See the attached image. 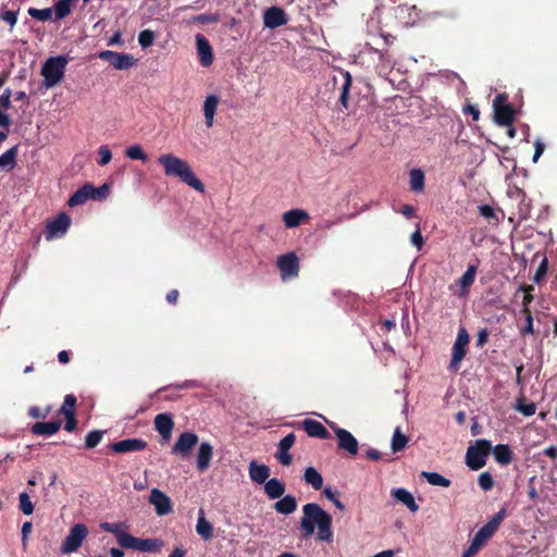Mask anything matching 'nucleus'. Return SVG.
<instances>
[{
  "label": "nucleus",
  "instance_id": "f257e3e1",
  "mask_svg": "<svg viewBox=\"0 0 557 557\" xmlns=\"http://www.w3.org/2000/svg\"><path fill=\"white\" fill-rule=\"evenodd\" d=\"M302 512L304 516L300 519L301 536L304 539L312 536L317 528V540L332 543V516L315 503L306 504L302 507Z\"/></svg>",
  "mask_w": 557,
  "mask_h": 557
},
{
  "label": "nucleus",
  "instance_id": "f03ea898",
  "mask_svg": "<svg viewBox=\"0 0 557 557\" xmlns=\"http://www.w3.org/2000/svg\"><path fill=\"white\" fill-rule=\"evenodd\" d=\"M158 162L162 165L164 175L168 177H176L198 193L206 191L203 183L195 175L193 169L184 159L173 153H164L158 158Z\"/></svg>",
  "mask_w": 557,
  "mask_h": 557
},
{
  "label": "nucleus",
  "instance_id": "7ed1b4c3",
  "mask_svg": "<svg viewBox=\"0 0 557 557\" xmlns=\"http://www.w3.org/2000/svg\"><path fill=\"white\" fill-rule=\"evenodd\" d=\"M507 516L505 507L500 508L474 535L469 547L465 550L466 557L475 556L481 547L496 533L500 523Z\"/></svg>",
  "mask_w": 557,
  "mask_h": 557
},
{
  "label": "nucleus",
  "instance_id": "20e7f679",
  "mask_svg": "<svg viewBox=\"0 0 557 557\" xmlns=\"http://www.w3.org/2000/svg\"><path fill=\"white\" fill-rule=\"evenodd\" d=\"M117 543L124 548H131L138 552L158 553L164 543L159 539H139L127 532L117 534Z\"/></svg>",
  "mask_w": 557,
  "mask_h": 557
},
{
  "label": "nucleus",
  "instance_id": "39448f33",
  "mask_svg": "<svg viewBox=\"0 0 557 557\" xmlns=\"http://www.w3.org/2000/svg\"><path fill=\"white\" fill-rule=\"evenodd\" d=\"M67 58L64 55L49 58L41 67V75L45 78L47 88H51L59 84L64 76L65 67L67 65Z\"/></svg>",
  "mask_w": 557,
  "mask_h": 557
},
{
  "label": "nucleus",
  "instance_id": "423d86ee",
  "mask_svg": "<svg viewBox=\"0 0 557 557\" xmlns=\"http://www.w3.org/2000/svg\"><path fill=\"white\" fill-rule=\"evenodd\" d=\"M494 122L498 126H510L515 121L516 110L508 103L506 92L498 94L493 100Z\"/></svg>",
  "mask_w": 557,
  "mask_h": 557
},
{
  "label": "nucleus",
  "instance_id": "0eeeda50",
  "mask_svg": "<svg viewBox=\"0 0 557 557\" xmlns=\"http://www.w3.org/2000/svg\"><path fill=\"white\" fill-rule=\"evenodd\" d=\"M492 450V444L487 440H478L466 453V463L471 470H480L486 463V456Z\"/></svg>",
  "mask_w": 557,
  "mask_h": 557
},
{
  "label": "nucleus",
  "instance_id": "6e6552de",
  "mask_svg": "<svg viewBox=\"0 0 557 557\" xmlns=\"http://www.w3.org/2000/svg\"><path fill=\"white\" fill-rule=\"evenodd\" d=\"M470 342V336L465 327L458 330L457 338L451 349V359L448 369L451 372H457L460 368V362L467 355V347Z\"/></svg>",
  "mask_w": 557,
  "mask_h": 557
},
{
  "label": "nucleus",
  "instance_id": "1a4fd4ad",
  "mask_svg": "<svg viewBox=\"0 0 557 557\" xmlns=\"http://www.w3.org/2000/svg\"><path fill=\"white\" fill-rule=\"evenodd\" d=\"M88 534V529L83 523H77L70 529L69 534L62 542L61 552L63 554H71L76 552L81 546L83 541L86 539Z\"/></svg>",
  "mask_w": 557,
  "mask_h": 557
},
{
  "label": "nucleus",
  "instance_id": "9d476101",
  "mask_svg": "<svg viewBox=\"0 0 557 557\" xmlns=\"http://www.w3.org/2000/svg\"><path fill=\"white\" fill-rule=\"evenodd\" d=\"M99 58L116 70H127L135 64L134 57L123 52L106 50L99 53Z\"/></svg>",
  "mask_w": 557,
  "mask_h": 557
},
{
  "label": "nucleus",
  "instance_id": "9b49d317",
  "mask_svg": "<svg viewBox=\"0 0 557 557\" xmlns=\"http://www.w3.org/2000/svg\"><path fill=\"white\" fill-rule=\"evenodd\" d=\"M198 435L191 432L182 433L172 447V454L186 458L190 455L194 446L198 443Z\"/></svg>",
  "mask_w": 557,
  "mask_h": 557
},
{
  "label": "nucleus",
  "instance_id": "f8f14e48",
  "mask_svg": "<svg viewBox=\"0 0 557 557\" xmlns=\"http://www.w3.org/2000/svg\"><path fill=\"white\" fill-rule=\"evenodd\" d=\"M277 267L283 278L297 276L299 272V259L295 252L282 255L277 259Z\"/></svg>",
  "mask_w": 557,
  "mask_h": 557
},
{
  "label": "nucleus",
  "instance_id": "ddd939ff",
  "mask_svg": "<svg viewBox=\"0 0 557 557\" xmlns=\"http://www.w3.org/2000/svg\"><path fill=\"white\" fill-rule=\"evenodd\" d=\"M71 225V218L64 213H59L52 221L47 223L46 238L51 239L66 233Z\"/></svg>",
  "mask_w": 557,
  "mask_h": 557
},
{
  "label": "nucleus",
  "instance_id": "4468645a",
  "mask_svg": "<svg viewBox=\"0 0 557 557\" xmlns=\"http://www.w3.org/2000/svg\"><path fill=\"white\" fill-rule=\"evenodd\" d=\"M332 429L338 441V448L355 456L358 453V442L356 437L347 430L332 425Z\"/></svg>",
  "mask_w": 557,
  "mask_h": 557
},
{
  "label": "nucleus",
  "instance_id": "2eb2a0df",
  "mask_svg": "<svg viewBox=\"0 0 557 557\" xmlns=\"http://www.w3.org/2000/svg\"><path fill=\"white\" fill-rule=\"evenodd\" d=\"M149 503L154 506L158 516H165L173 510L170 497L158 488L151 490Z\"/></svg>",
  "mask_w": 557,
  "mask_h": 557
},
{
  "label": "nucleus",
  "instance_id": "dca6fc26",
  "mask_svg": "<svg viewBox=\"0 0 557 557\" xmlns=\"http://www.w3.org/2000/svg\"><path fill=\"white\" fill-rule=\"evenodd\" d=\"M287 22L288 18L285 11L278 7L269 8L263 14V24L271 29L283 26Z\"/></svg>",
  "mask_w": 557,
  "mask_h": 557
},
{
  "label": "nucleus",
  "instance_id": "f3484780",
  "mask_svg": "<svg viewBox=\"0 0 557 557\" xmlns=\"http://www.w3.org/2000/svg\"><path fill=\"white\" fill-rule=\"evenodd\" d=\"M147 446V442L141 438H126L112 443L110 448L117 454H125L144 450Z\"/></svg>",
  "mask_w": 557,
  "mask_h": 557
},
{
  "label": "nucleus",
  "instance_id": "a211bd4d",
  "mask_svg": "<svg viewBox=\"0 0 557 557\" xmlns=\"http://www.w3.org/2000/svg\"><path fill=\"white\" fill-rule=\"evenodd\" d=\"M196 45L201 65H211L213 62V53L209 40L203 35L197 34Z\"/></svg>",
  "mask_w": 557,
  "mask_h": 557
},
{
  "label": "nucleus",
  "instance_id": "6ab92c4d",
  "mask_svg": "<svg viewBox=\"0 0 557 557\" xmlns=\"http://www.w3.org/2000/svg\"><path fill=\"white\" fill-rule=\"evenodd\" d=\"M174 428V421L169 413H159L154 418V429L164 441H169Z\"/></svg>",
  "mask_w": 557,
  "mask_h": 557
},
{
  "label": "nucleus",
  "instance_id": "aec40b11",
  "mask_svg": "<svg viewBox=\"0 0 557 557\" xmlns=\"http://www.w3.org/2000/svg\"><path fill=\"white\" fill-rule=\"evenodd\" d=\"M300 425L310 437H317L321 440H327L331 437V434L326 428L317 420L306 419L300 423Z\"/></svg>",
  "mask_w": 557,
  "mask_h": 557
},
{
  "label": "nucleus",
  "instance_id": "412c9836",
  "mask_svg": "<svg viewBox=\"0 0 557 557\" xmlns=\"http://www.w3.org/2000/svg\"><path fill=\"white\" fill-rule=\"evenodd\" d=\"M213 456V447L210 443L203 442L200 444L197 457L196 466L199 472H205L210 467V462Z\"/></svg>",
  "mask_w": 557,
  "mask_h": 557
},
{
  "label": "nucleus",
  "instance_id": "4be33fe9",
  "mask_svg": "<svg viewBox=\"0 0 557 557\" xmlns=\"http://www.w3.org/2000/svg\"><path fill=\"white\" fill-rule=\"evenodd\" d=\"M308 219V212L301 209H292L283 214V222L287 228L297 227Z\"/></svg>",
  "mask_w": 557,
  "mask_h": 557
},
{
  "label": "nucleus",
  "instance_id": "5701e85b",
  "mask_svg": "<svg viewBox=\"0 0 557 557\" xmlns=\"http://www.w3.org/2000/svg\"><path fill=\"white\" fill-rule=\"evenodd\" d=\"M218 104H219V97L215 95L208 96L203 102L205 123L208 128L213 126V121H214V115L216 112Z\"/></svg>",
  "mask_w": 557,
  "mask_h": 557
},
{
  "label": "nucleus",
  "instance_id": "b1692460",
  "mask_svg": "<svg viewBox=\"0 0 557 557\" xmlns=\"http://www.w3.org/2000/svg\"><path fill=\"white\" fill-rule=\"evenodd\" d=\"M61 421L36 422L32 426V433L35 435L51 436L61 429Z\"/></svg>",
  "mask_w": 557,
  "mask_h": 557
},
{
  "label": "nucleus",
  "instance_id": "393cba45",
  "mask_svg": "<svg viewBox=\"0 0 557 557\" xmlns=\"http://www.w3.org/2000/svg\"><path fill=\"white\" fill-rule=\"evenodd\" d=\"M249 476L258 484L265 483L270 476V468L253 460L249 463Z\"/></svg>",
  "mask_w": 557,
  "mask_h": 557
},
{
  "label": "nucleus",
  "instance_id": "a878e982",
  "mask_svg": "<svg viewBox=\"0 0 557 557\" xmlns=\"http://www.w3.org/2000/svg\"><path fill=\"white\" fill-rule=\"evenodd\" d=\"M392 495L401 504H404L411 512L419 510V506L413 495L406 488L399 487L392 490Z\"/></svg>",
  "mask_w": 557,
  "mask_h": 557
},
{
  "label": "nucleus",
  "instance_id": "bb28decb",
  "mask_svg": "<svg viewBox=\"0 0 557 557\" xmlns=\"http://www.w3.org/2000/svg\"><path fill=\"white\" fill-rule=\"evenodd\" d=\"M196 532L205 541H209L213 536V527L206 519V515H205L203 509H200L199 512H198V519H197V524H196Z\"/></svg>",
  "mask_w": 557,
  "mask_h": 557
},
{
  "label": "nucleus",
  "instance_id": "cd10ccee",
  "mask_svg": "<svg viewBox=\"0 0 557 557\" xmlns=\"http://www.w3.org/2000/svg\"><path fill=\"white\" fill-rule=\"evenodd\" d=\"M90 191H92V185L85 184L70 197V199L67 200V205L70 207H76L85 203L92 197V194Z\"/></svg>",
  "mask_w": 557,
  "mask_h": 557
},
{
  "label": "nucleus",
  "instance_id": "c85d7f7f",
  "mask_svg": "<svg viewBox=\"0 0 557 557\" xmlns=\"http://www.w3.org/2000/svg\"><path fill=\"white\" fill-rule=\"evenodd\" d=\"M491 451H493L495 460L503 466L511 463L513 459V453L508 445L498 444Z\"/></svg>",
  "mask_w": 557,
  "mask_h": 557
},
{
  "label": "nucleus",
  "instance_id": "c756f323",
  "mask_svg": "<svg viewBox=\"0 0 557 557\" xmlns=\"http://www.w3.org/2000/svg\"><path fill=\"white\" fill-rule=\"evenodd\" d=\"M264 492L270 499H276L285 493V484L278 479H270L264 484Z\"/></svg>",
  "mask_w": 557,
  "mask_h": 557
},
{
  "label": "nucleus",
  "instance_id": "7c9ffc66",
  "mask_svg": "<svg viewBox=\"0 0 557 557\" xmlns=\"http://www.w3.org/2000/svg\"><path fill=\"white\" fill-rule=\"evenodd\" d=\"M278 513L290 515L297 509V500L293 495H286L274 504Z\"/></svg>",
  "mask_w": 557,
  "mask_h": 557
},
{
  "label": "nucleus",
  "instance_id": "2f4dec72",
  "mask_svg": "<svg viewBox=\"0 0 557 557\" xmlns=\"http://www.w3.org/2000/svg\"><path fill=\"white\" fill-rule=\"evenodd\" d=\"M410 189L414 193H423L425 186V175L421 169H412L409 173Z\"/></svg>",
  "mask_w": 557,
  "mask_h": 557
},
{
  "label": "nucleus",
  "instance_id": "473e14b6",
  "mask_svg": "<svg viewBox=\"0 0 557 557\" xmlns=\"http://www.w3.org/2000/svg\"><path fill=\"white\" fill-rule=\"evenodd\" d=\"M304 479L307 484H310L317 491L321 490L323 486V478L313 467L306 469Z\"/></svg>",
  "mask_w": 557,
  "mask_h": 557
},
{
  "label": "nucleus",
  "instance_id": "72a5a7b5",
  "mask_svg": "<svg viewBox=\"0 0 557 557\" xmlns=\"http://www.w3.org/2000/svg\"><path fill=\"white\" fill-rule=\"evenodd\" d=\"M476 271L478 264H469L466 272L459 278V285L463 292H467L474 283Z\"/></svg>",
  "mask_w": 557,
  "mask_h": 557
},
{
  "label": "nucleus",
  "instance_id": "f704fd0d",
  "mask_svg": "<svg viewBox=\"0 0 557 557\" xmlns=\"http://www.w3.org/2000/svg\"><path fill=\"white\" fill-rule=\"evenodd\" d=\"M18 152V147L13 146L4 153L0 156V168H8L9 170L14 169L16 165V157Z\"/></svg>",
  "mask_w": 557,
  "mask_h": 557
},
{
  "label": "nucleus",
  "instance_id": "c9c22d12",
  "mask_svg": "<svg viewBox=\"0 0 557 557\" xmlns=\"http://www.w3.org/2000/svg\"><path fill=\"white\" fill-rule=\"evenodd\" d=\"M408 444V437L400 431V428H396L394 431L391 447L393 453L401 451Z\"/></svg>",
  "mask_w": 557,
  "mask_h": 557
},
{
  "label": "nucleus",
  "instance_id": "e433bc0d",
  "mask_svg": "<svg viewBox=\"0 0 557 557\" xmlns=\"http://www.w3.org/2000/svg\"><path fill=\"white\" fill-rule=\"evenodd\" d=\"M422 475L426 479V481L431 485L448 487L451 484L450 480L446 479L445 476H443L442 474H440L437 472H425L424 471V472H422Z\"/></svg>",
  "mask_w": 557,
  "mask_h": 557
},
{
  "label": "nucleus",
  "instance_id": "4c0bfd02",
  "mask_svg": "<svg viewBox=\"0 0 557 557\" xmlns=\"http://www.w3.org/2000/svg\"><path fill=\"white\" fill-rule=\"evenodd\" d=\"M125 156L132 160H139L146 162L148 160L147 153L144 151L140 145H133L127 147Z\"/></svg>",
  "mask_w": 557,
  "mask_h": 557
},
{
  "label": "nucleus",
  "instance_id": "58836bf2",
  "mask_svg": "<svg viewBox=\"0 0 557 557\" xmlns=\"http://www.w3.org/2000/svg\"><path fill=\"white\" fill-rule=\"evenodd\" d=\"M27 13L30 17L37 20V21H49L52 18L53 10L52 8H46V9H36V8H29Z\"/></svg>",
  "mask_w": 557,
  "mask_h": 557
},
{
  "label": "nucleus",
  "instance_id": "ea45409f",
  "mask_svg": "<svg viewBox=\"0 0 557 557\" xmlns=\"http://www.w3.org/2000/svg\"><path fill=\"white\" fill-rule=\"evenodd\" d=\"M104 432L100 430L90 431L85 437V447L87 449L95 448L102 440Z\"/></svg>",
  "mask_w": 557,
  "mask_h": 557
},
{
  "label": "nucleus",
  "instance_id": "a19ab883",
  "mask_svg": "<svg viewBox=\"0 0 557 557\" xmlns=\"http://www.w3.org/2000/svg\"><path fill=\"white\" fill-rule=\"evenodd\" d=\"M516 409L525 417H531L535 413L536 406L534 403H528L524 397H521L517 400Z\"/></svg>",
  "mask_w": 557,
  "mask_h": 557
},
{
  "label": "nucleus",
  "instance_id": "79ce46f5",
  "mask_svg": "<svg viewBox=\"0 0 557 557\" xmlns=\"http://www.w3.org/2000/svg\"><path fill=\"white\" fill-rule=\"evenodd\" d=\"M18 508L24 515L28 516L34 512V505L26 492H23L18 495Z\"/></svg>",
  "mask_w": 557,
  "mask_h": 557
},
{
  "label": "nucleus",
  "instance_id": "37998d69",
  "mask_svg": "<svg viewBox=\"0 0 557 557\" xmlns=\"http://www.w3.org/2000/svg\"><path fill=\"white\" fill-rule=\"evenodd\" d=\"M53 9H54L55 20L65 18L67 15L71 14V11H72V8L64 0L57 1Z\"/></svg>",
  "mask_w": 557,
  "mask_h": 557
},
{
  "label": "nucleus",
  "instance_id": "c03bdc74",
  "mask_svg": "<svg viewBox=\"0 0 557 557\" xmlns=\"http://www.w3.org/2000/svg\"><path fill=\"white\" fill-rule=\"evenodd\" d=\"M10 106L11 100L2 98L0 96V127L8 128L11 125L10 116L2 112V109L8 110Z\"/></svg>",
  "mask_w": 557,
  "mask_h": 557
},
{
  "label": "nucleus",
  "instance_id": "a18cd8bd",
  "mask_svg": "<svg viewBox=\"0 0 557 557\" xmlns=\"http://www.w3.org/2000/svg\"><path fill=\"white\" fill-rule=\"evenodd\" d=\"M521 314L524 315L525 319V325L520 329V335L522 337L527 335H533L534 329H533V317L531 310H521Z\"/></svg>",
  "mask_w": 557,
  "mask_h": 557
},
{
  "label": "nucleus",
  "instance_id": "49530a36",
  "mask_svg": "<svg viewBox=\"0 0 557 557\" xmlns=\"http://www.w3.org/2000/svg\"><path fill=\"white\" fill-rule=\"evenodd\" d=\"M350 86H351V75L348 72H346L345 73V83L342 87V91H341V96H339V102L346 110L348 109V94H349Z\"/></svg>",
  "mask_w": 557,
  "mask_h": 557
},
{
  "label": "nucleus",
  "instance_id": "de8ad7c7",
  "mask_svg": "<svg viewBox=\"0 0 557 557\" xmlns=\"http://www.w3.org/2000/svg\"><path fill=\"white\" fill-rule=\"evenodd\" d=\"M156 36L150 29H144L138 35V42L143 49L150 47L153 44Z\"/></svg>",
  "mask_w": 557,
  "mask_h": 557
},
{
  "label": "nucleus",
  "instance_id": "09e8293b",
  "mask_svg": "<svg viewBox=\"0 0 557 557\" xmlns=\"http://www.w3.org/2000/svg\"><path fill=\"white\" fill-rule=\"evenodd\" d=\"M548 270V260L546 257L541 261L540 265L536 269V272L533 276V281L536 284H541L543 280L545 278Z\"/></svg>",
  "mask_w": 557,
  "mask_h": 557
},
{
  "label": "nucleus",
  "instance_id": "8fccbe9b",
  "mask_svg": "<svg viewBox=\"0 0 557 557\" xmlns=\"http://www.w3.org/2000/svg\"><path fill=\"white\" fill-rule=\"evenodd\" d=\"M480 487L487 492L494 487V479L490 472H482L478 479Z\"/></svg>",
  "mask_w": 557,
  "mask_h": 557
},
{
  "label": "nucleus",
  "instance_id": "3c124183",
  "mask_svg": "<svg viewBox=\"0 0 557 557\" xmlns=\"http://www.w3.org/2000/svg\"><path fill=\"white\" fill-rule=\"evenodd\" d=\"M76 406V397L72 394H69L64 398V403L60 408L59 412L63 416H66V412H75Z\"/></svg>",
  "mask_w": 557,
  "mask_h": 557
},
{
  "label": "nucleus",
  "instance_id": "603ef678",
  "mask_svg": "<svg viewBox=\"0 0 557 557\" xmlns=\"http://www.w3.org/2000/svg\"><path fill=\"white\" fill-rule=\"evenodd\" d=\"M275 457L283 466H290L293 462V457L287 449L277 447Z\"/></svg>",
  "mask_w": 557,
  "mask_h": 557
},
{
  "label": "nucleus",
  "instance_id": "864d4df0",
  "mask_svg": "<svg viewBox=\"0 0 557 557\" xmlns=\"http://www.w3.org/2000/svg\"><path fill=\"white\" fill-rule=\"evenodd\" d=\"M90 193L92 194V197H91L92 200H102V199L107 198V196L109 194V187L106 184H103L100 187H95L92 185V191H90Z\"/></svg>",
  "mask_w": 557,
  "mask_h": 557
},
{
  "label": "nucleus",
  "instance_id": "5fc2aeb1",
  "mask_svg": "<svg viewBox=\"0 0 557 557\" xmlns=\"http://www.w3.org/2000/svg\"><path fill=\"white\" fill-rule=\"evenodd\" d=\"M195 23L199 24H210V23H216L219 22V15L218 14H199L194 17Z\"/></svg>",
  "mask_w": 557,
  "mask_h": 557
},
{
  "label": "nucleus",
  "instance_id": "6e6d98bb",
  "mask_svg": "<svg viewBox=\"0 0 557 557\" xmlns=\"http://www.w3.org/2000/svg\"><path fill=\"white\" fill-rule=\"evenodd\" d=\"M64 430L67 432H73L77 428V419L75 412H66Z\"/></svg>",
  "mask_w": 557,
  "mask_h": 557
},
{
  "label": "nucleus",
  "instance_id": "4d7b16f0",
  "mask_svg": "<svg viewBox=\"0 0 557 557\" xmlns=\"http://www.w3.org/2000/svg\"><path fill=\"white\" fill-rule=\"evenodd\" d=\"M98 153H99V157H100L98 163L100 165L108 164L111 161V159H112V153H111L110 149L107 146H100V148L98 150Z\"/></svg>",
  "mask_w": 557,
  "mask_h": 557
},
{
  "label": "nucleus",
  "instance_id": "13d9d810",
  "mask_svg": "<svg viewBox=\"0 0 557 557\" xmlns=\"http://www.w3.org/2000/svg\"><path fill=\"white\" fill-rule=\"evenodd\" d=\"M295 441H296L295 434L288 433L286 436H284L280 441L277 447L289 450L293 447V445L295 444Z\"/></svg>",
  "mask_w": 557,
  "mask_h": 557
},
{
  "label": "nucleus",
  "instance_id": "bf43d9fd",
  "mask_svg": "<svg viewBox=\"0 0 557 557\" xmlns=\"http://www.w3.org/2000/svg\"><path fill=\"white\" fill-rule=\"evenodd\" d=\"M33 529V524L29 521H26L22 525V546L24 549L27 548L28 535L30 534Z\"/></svg>",
  "mask_w": 557,
  "mask_h": 557
},
{
  "label": "nucleus",
  "instance_id": "052dcab7",
  "mask_svg": "<svg viewBox=\"0 0 557 557\" xmlns=\"http://www.w3.org/2000/svg\"><path fill=\"white\" fill-rule=\"evenodd\" d=\"M411 244L417 247L418 250H421L424 245V238L420 230L414 231L410 237Z\"/></svg>",
  "mask_w": 557,
  "mask_h": 557
},
{
  "label": "nucleus",
  "instance_id": "680f3d73",
  "mask_svg": "<svg viewBox=\"0 0 557 557\" xmlns=\"http://www.w3.org/2000/svg\"><path fill=\"white\" fill-rule=\"evenodd\" d=\"M1 18L9 23L11 28L14 27V25L16 24L17 22V15H16V12L14 11H4L1 13Z\"/></svg>",
  "mask_w": 557,
  "mask_h": 557
},
{
  "label": "nucleus",
  "instance_id": "e2e57ef3",
  "mask_svg": "<svg viewBox=\"0 0 557 557\" xmlns=\"http://www.w3.org/2000/svg\"><path fill=\"white\" fill-rule=\"evenodd\" d=\"M49 413V409H46L45 411L41 410L39 407H30L28 409V416L34 419H45Z\"/></svg>",
  "mask_w": 557,
  "mask_h": 557
},
{
  "label": "nucleus",
  "instance_id": "0e129e2a",
  "mask_svg": "<svg viewBox=\"0 0 557 557\" xmlns=\"http://www.w3.org/2000/svg\"><path fill=\"white\" fill-rule=\"evenodd\" d=\"M463 112L466 114L471 115L473 121H479V119H480V110H479V108L476 106L467 104L463 108Z\"/></svg>",
  "mask_w": 557,
  "mask_h": 557
},
{
  "label": "nucleus",
  "instance_id": "69168bd1",
  "mask_svg": "<svg viewBox=\"0 0 557 557\" xmlns=\"http://www.w3.org/2000/svg\"><path fill=\"white\" fill-rule=\"evenodd\" d=\"M479 212L482 216L486 218V219H491V218H494L495 215V211L494 209L488 206V205H482L479 207Z\"/></svg>",
  "mask_w": 557,
  "mask_h": 557
},
{
  "label": "nucleus",
  "instance_id": "338daca9",
  "mask_svg": "<svg viewBox=\"0 0 557 557\" xmlns=\"http://www.w3.org/2000/svg\"><path fill=\"white\" fill-rule=\"evenodd\" d=\"M366 457L372 461H380L383 459V454L374 448H369L366 451Z\"/></svg>",
  "mask_w": 557,
  "mask_h": 557
},
{
  "label": "nucleus",
  "instance_id": "774afa93",
  "mask_svg": "<svg viewBox=\"0 0 557 557\" xmlns=\"http://www.w3.org/2000/svg\"><path fill=\"white\" fill-rule=\"evenodd\" d=\"M488 339V331L486 329H483L479 332L476 337V346L483 347Z\"/></svg>",
  "mask_w": 557,
  "mask_h": 557
}]
</instances>
